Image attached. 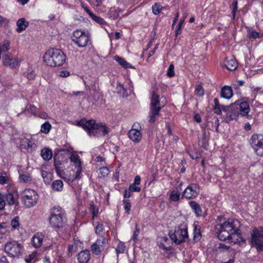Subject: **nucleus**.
<instances>
[{
	"label": "nucleus",
	"instance_id": "obj_1",
	"mask_svg": "<svg viewBox=\"0 0 263 263\" xmlns=\"http://www.w3.org/2000/svg\"><path fill=\"white\" fill-rule=\"evenodd\" d=\"M237 220L228 219L222 223H218L216 226V234L221 241L228 240L229 242L237 243L242 240Z\"/></svg>",
	"mask_w": 263,
	"mask_h": 263
},
{
	"label": "nucleus",
	"instance_id": "obj_2",
	"mask_svg": "<svg viewBox=\"0 0 263 263\" xmlns=\"http://www.w3.org/2000/svg\"><path fill=\"white\" fill-rule=\"evenodd\" d=\"M77 125L87 130L90 136H105L110 132L109 128L105 125L100 123H96L93 120H86L83 119L78 121Z\"/></svg>",
	"mask_w": 263,
	"mask_h": 263
},
{
	"label": "nucleus",
	"instance_id": "obj_3",
	"mask_svg": "<svg viewBox=\"0 0 263 263\" xmlns=\"http://www.w3.org/2000/svg\"><path fill=\"white\" fill-rule=\"evenodd\" d=\"M66 59V55L62 50L54 48L47 50L43 57L46 65L52 67L62 66Z\"/></svg>",
	"mask_w": 263,
	"mask_h": 263
},
{
	"label": "nucleus",
	"instance_id": "obj_4",
	"mask_svg": "<svg viewBox=\"0 0 263 263\" xmlns=\"http://www.w3.org/2000/svg\"><path fill=\"white\" fill-rule=\"evenodd\" d=\"M49 222L54 228H59L64 226L66 219L64 211L61 207H54L51 210Z\"/></svg>",
	"mask_w": 263,
	"mask_h": 263
},
{
	"label": "nucleus",
	"instance_id": "obj_5",
	"mask_svg": "<svg viewBox=\"0 0 263 263\" xmlns=\"http://www.w3.org/2000/svg\"><path fill=\"white\" fill-rule=\"evenodd\" d=\"M24 250L23 245L18 241L11 240L7 241L4 246L5 252L12 258L18 257Z\"/></svg>",
	"mask_w": 263,
	"mask_h": 263
},
{
	"label": "nucleus",
	"instance_id": "obj_6",
	"mask_svg": "<svg viewBox=\"0 0 263 263\" xmlns=\"http://www.w3.org/2000/svg\"><path fill=\"white\" fill-rule=\"evenodd\" d=\"M169 236L176 245L185 242L189 237L187 226L185 224H180L176 228L174 232L169 233Z\"/></svg>",
	"mask_w": 263,
	"mask_h": 263
},
{
	"label": "nucleus",
	"instance_id": "obj_7",
	"mask_svg": "<svg viewBox=\"0 0 263 263\" xmlns=\"http://www.w3.org/2000/svg\"><path fill=\"white\" fill-rule=\"evenodd\" d=\"M161 108L162 106L159 101V96L153 91L151 97L150 111L148 116L150 123L155 122L156 118L160 115V111Z\"/></svg>",
	"mask_w": 263,
	"mask_h": 263
},
{
	"label": "nucleus",
	"instance_id": "obj_8",
	"mask_svg": "<svg viewBox=\"0 0 263 263\" xmlns=\"http://www.w3.org/2000/svg\"><path fill=\"white\" fill-rule=\"evenodd\" d=\"M251 244L257 251H263V227L254 229L251 233Z\"/></svg>",
	"mask_w": 263,
	"mask_h": 263
},
{
	"label": "nucleus",
	"instance_id": "obj_9",
	"mask_svg": "<svg viewBox=\"0 0 263 263\" xmlns=\"http://www.w3.org/2000/svg\"><path fill=\"white\" fill-rule=\"evenodd\" d=\"M39 196L37 193L31 189L24 190L22 194V202L27 208H31L35 205L38 200Z\"/></svg>",
	"mask_w": 263,
	"mask_h": 263
},
{
	"label": "nucleus",
	"instance_id": "obj_10",
	"mask_svg": "<svg viewBox=\"0 0 263 263\" xmlns=\"http://www.w3.org/2000/svg\"><path fill=\"white\" fill-rule=\"evenodd\" d=\"M72 41L79 47H85L89 41V37L86 31L78 29L73 32Z\"/></svg>",
	"mask_w": 263,
	"mask_h": 263
},
{
	"label": "nucleus",
	"instance_id": "obj_11",
	"mask_svg": "<svg viewBox=\"0 0 263 263\" xmlns=\"http://www.w3.org/2000/svg\"><path fill=\"white\" fill-rule=\"evenodd\" d=\"M250 143L255 153L259 156H263V135L254 134L250 139Z\"/></svg>",
	"mask_w": 263,
	"mask_h": 263
},
{
	"label": "nucleus",
	"instance_id": "obj_12",
	"mask_svg": "<svg viewBox=\"0 0 263 263\" xmlns=\"http://www.w3.org/2000/svg\"><path fill=\"white\" fill-rule=\"evenodd\" d=\"M222 111L226 113V120L227 122H230L236 120L239 115L238 105L232 104L230 106H222Z\"/></svg>",
	"mask_w": 263,
	"mask_h": 263
},
{
	"label": "nucleus",
	"instance_id": "obj_13",
	"mask_svg": "<svg viewBox=\"0 0 263 263\" xmlns=\"http://www.w3.org/2000/svg\"><path fill=\"white\" fill-rule=\"evenodd\" d=\"M200 193L198 183H192L189 185L182 193V196L187 199L196 198Z\"/></svg>",
	"mask_w": 263,
	"mask_h": 263
},
{
	"label": "nucleus",
	"instance_id": "obj_14",
	"mask_svg": "<svg viewBox=\"0 0 263 263\" xmlns=\"http://www.w3.org/2000/svg\"><path fill=\"white\" fill-rule=\"evenodd\" d=\"M108 243V239L104 237H100L91 246V251L98 255L104 250L105 245Z\"/></svg>",
	"mask_w": 263,
	"mask_h": 263
},
{
	"label": "nucleus",
	"instance_id": "obj_15",
	"mask_svg": "<svg viewBox=\"0 0 263 263\" xmlns=\"http://www.w3.org/2000/svg\"><path fill=\"white\" fill-rule=\"evenodd\" d=\"M222 66L225 67L229 70H234L237 67V63L235 59L233 57H227L222 64Z\"/></svg>",
	"mask_w": 263,
	"mask_h": 263
},
{
	"label": "nucleus",
	"instance_id": "obj_16",
	"mask_svg": "<svg viewBox=\"0 0 263 263\" xmlns=\"http://www.w3.org/2000/svg\"><path fill=\"white\" fill-rule=\"evenodd\" d=\"M235 104L238 105V109L239 110V114L244 117L249 118L248 114L250 111V108L249 105L247 102L243 101L238 103L236 102Z\"/></svg>",
	"mask_w": 263,
	"mask_h": 263
},
{
	"label": "nucleus",
	"instance_id": "obj_17",
	"mask_svg": "<svg viewBox=\"0 0 263 263\" xmlns=\"http://www.w3.org/2000/svg\"><path fill=\"white\" fill-rule=\"evenodd\" d=\"M3 62L5 66H8L11 68H14L18 64V60L13 58L11 54H5L3 60Z\"/></svg>",
	"mask_w": 263,
	"mask_h": 263
},
{
	"label": "nucleus",
	"instance_id": "obj_18",
	"mask_svg": "<svg viewBox=\"0 0 263 263\" xmlns=\"http://www.w3.org/2000/svg\"><path fill=\"white\" fill-rule=\"evenodd\" d=\"M129 138L135 143L140 142L142 138V134L140 130L132 128L128 133Z\"/></svg>",
	"mask_w": 263,
	"mask_h": 263
},
{
	"label": "nucleus",
	"instance_id": "obj_19",
	"mask_svg": "<svg viewBox=\"0 0 263 263\" xmlns=\"http://www.w3.org/2000/svg\"><path fill=\"white\" fill-rule=\"evenodd\" d=\"M54 166L55 169L58 173L62 171L64 167L65 160H63V157L61 155H57L54 156Z\"/></svg>",
	"mask_w": 263,
	"mask_h": 263
},
{
	"label": "nucleus",
	"instance_id": "obj_20",
	"mask_svg": "<svg viewBox=\"0 0 263 263\" xmlns=\"http://www.w3.org/2000/svg\"><path fill=\"white\" fill-rule=\"evenodd\" d=\"M44 235L42 233H35L32 238L33 246L35 248H40L43 244Z\"/></svg>",
	"mask_w": 263,
	"mask_h": 263
},
{
	"label": "nucleus",
	"instance_id": "obj_21",
	"mask_svg": "<svg viewBox=\"0 0 263 263\" xmlns=\"http://www.w3.org/2000/svg\"><path fill=\"white\" fill-rule=\"evenodd\" d=\"M90 258V253L88 250L82 251L78 255V260L80 263H87Z\"/></svg>",
	"mask_w": 263,
	"mask_h": 263
},
{
	"label": "nucleus",
	"instance_id": "obj_22",
	"mask_svg": "<svg viewBox=\"0 0 263 263\" xmlns=\"http://www.w3.org/2000/svg\"><path fill=\"white\" fill-rule=\"evenodd\" d=\"M20 146L22 148L27 149L29 152H32L34 143L32 141L27 138L23 139L20 141Z\"/></svg>",
	"mask_w": 263,
	"mask_h": 263
},
{
	"label": "nucleus",
	"instance_id": "obj_23",
	"mask_svg": "<svg viewBox=\"0 0 263 263\" xmlns=\"http://www.w3.org/2000/svg\"><path fill=\"white\" fill-rule=\"evenodd\" d=\"M29 25V22L24 17L19 18L16 22V31L21 33L25 30Z\"/></svg>",
	"mask_w": 263,
	"mask_h": 263
},
{
	"label": "nucleus",
	"instance_id": "obj_24",
	"mask_svg": "<svg viewBox=\"0 0 263 263\" xmlns=\"http://www.w3.org/2000/svg\"><path fill=\"white\" fill-rule=\"evenodd\" d=\"M189 205L197 217L202 216V211L200 205L196 201H191L189 202Z\"/></svg>",
	"mask_w": 263,
	"mask_h": 263
},
{
	"label": "nucleus",
	"instance_id": "obj_25",
	"mask_svg": "<svg viewBox=\"0 0 263 263\" xmlns=\"http://www.w3.org/2000/svg\"><path fill=\"white\" fill-rule=\"evenodd\" d=\"M19 181L21 183H29L32 181L30 174L26 172L19 171Z\"/></svg>",
	"mask_w": 263,
	"mask_h": 263
},
{
	"label": "nucleus",
	"instance_id": "obj_26",
	"mask_svg": "<svg viewBox=\"0 0 263 263\" xmlns=\"http://www.w3.org/2000/svg\"><path fill=\"white\" fill-rule=\"evenodd\" d=\"M194 230H193V239L195 241H199L201 237V227L199 225H198L197 222H194L193 224Z\"/></svg>",
	"mask_w": 263,
	"mask_h": 263
},
{
	"label": "nucleus",
	"instance_id": "obj_27",
	"mask_svg": "<svg viewBox=\"0 0 263 263\" xmlns=\"http://www.w3.org/2000/svg\"><path fill=\"white\" fill-rule=\"evenodd\" d=\"M233 96V91L231 87L225 86L221 89V96L225 99H229Z\"/></svg>",
	"mask_w": 263,
	"mask_h": 263
},
{
	"label": "nucleus",
	"instance_id": "obj_28",
	"mask_svg": "<svg viewBox=\"0 0 263 263\" xmlns=\"http://www.w3.org/2000/svg\"><path fill=\"white\" fill-rule=\"evenodd\" d=\"M41 155L43 159L48 161L51 159L52 152L49 148L45 147L42 149Z\"/></svg>",
	"mask_w": 263,
	"mask_h": 263
},
{
	"label": "nucleus",
	"instance_id": "obj_29",
	"mask_svg": "<svg viewBox=\"0 0 263 263\" xmlns=\"http://www.w3.org/2000/svg\"><path fill=\"white\" fill-rule=\"evenodd\" d=\"M114 59L115 61L118 62V63L123 67L127 68L132 67L131 65L128 63L122 57H120L118 55H115L114 57Z\"/></svg>",
	"mask_w": 263,
	"mask_h": 263
},
{
	"label": "nucleus",
	"instance_id": "obj_30",
	"mask_svg": "<svg viewBox=\"0 0 263 263\" xmlns=\"http://www.w3.org/2000/svg\"><path fill=\"white\" fill-rule=\"evenodd\" d=\"M180 196V192L178 187L173 190L170 195V198L173 201H177L179 200Z\"/></svg>",
	"mask_w": 263,
	"mask_h": 263
},
{
	"label": "nucleus",
	"instance_id": "obj_31",
	"mask_svg": "<svg viewBox=\"0 0 263 263\" xmlns=\"http://www.w3.org/2000/svg\"><path fill=\"white\" fill-rule=\"evenodd\" d=\"M63 183L60 180L54 181L52 183V188L53 190L57 191H61L63 190Z\"/></svg>",
	"mask_w": 263,
	"mask_h": 263
},
{
	"label": "nucleus",
	"instance_id": "obj_32",
	"mask_svg": "<svg viewBox=\"0 0 263 263\" xmlns=\"http://www.w3.org/2000/svg\"><path fill=\"white\" fill-rule=\"evenodd\" d=\"M3 197L4 199H5V201L7 202L8 204L11 205L15 204V200L12 193H6L5 195H3Z\"/></svg>",
	"mask_w": 263,
	"mask_h": 263
},
{
	"label": "nucleus",
	"instance_id": "obj_33",
	"mask_svg": "<svg viewBox=\"0 0 263 263\" xmlns=\"http://www.w3.org/2000/svg\"><path fill=\"white\" fill-rule=\"evenodd\" d=\"M10 49V42L8 41H4L0 44V55L3 52L7 51Z\"/></svg>",
	"mask_w": 263,
	"mask_h": 263
},
{
	"label": "nucleus",
	"instance_id": "obj_34",
	"mask_svg": "<svg viewBox=\"0 0 263 263\" xmlns=\"http://www.w3.org/2000/svg\"><path fill=\"white\" fill-rule=\"evenodd\" d=\"M214 102L215 104L214 107V112L217 115H221V111L222 110L221 107L222 105H220L218 99L217 98H214Z\"/></svg>",
	"mask_w": 263,
	"mask_h": 263
},
{
	"label": "nucleus",
	"instance_id": "obj_35",
	"mask_svg": "<svg viewBox=\"0 0 263 263\" xmlns=\"http://www.w3.org/2000/svg\"><path fill=\"white\" fill-rule=\"evenodd\" d=\"M70 161L73 163L74 167L81 166V162L78 155L72 154L70 157Z\"/></svg>",
	"mask_w": 263,
	"mask_h": 263
},
{
	"label": "nucleus",
	"instance_id": "obj_36",
	"mask_svg": "<svg viewBox=\"0 0 263 263\" xmlns=\"http://www.w3.org/2000/svg\"><path fill=\"white\" fill-rule=\"evenodd\" d=\"M10 182V177L6 173H0V183L1 184H8Z\"/></svg>",
	"mask_w": 263,
	"mask_h": 263
},
{
	"label": "nucleus",
	"instance_id": "obj_37",
	"mask_svg": "<svg viewBox=\"0 0 263 263\" xmlns=\"http://www.w3.org/2000/svg\"><path fill=\"white\" fill-rule=\"evenodd\" d=\"M51 128V125L49 122H45L41 127V132L43 133L48 134Z\"/></svg>",
	"mask_w": 263,
	"mask_h": 263
},
{
	"label": "nucleus",
	"instance_id": "obj_38",
	"mask_svg": "<svg viewBox=\"0 0 263 263\" xmlns=\"http://www.w3.org/2000/svg\"><path fill=\"white\" fill-rule=\"evenodd\" d=\"M125 245L124 242L120 241L116 249V253H123L125 250Z\"/></svg>",
	"mask_w": 263,
	"mask_h": 263
},
{
	"label": "nucleus",
	"instance_id": "obj_39",
	"mask_svg": "<svg viewBox=\"0 0 263 263\" xmlns=\"http://www.w3.org/2000/svg\"><path fill=\"white\" fill-rule=\"evenodd\" d=\"M74 170L76 171L75 174L73 176V178L72 179V181L77 180L80 178V174L82 173V167L81 166H78L77 167H74Z\"/></svg>",
	"mask_w": 263,
	"mask_h": 263
},
{
	"label": "nucleus",
	"instance_id": "obj_40",
	"mask_svg": "<svg viewBox=\"0 0 263 263\" xmlns=\"http://www.w3.org/2000/svg\"><path fill=\"white\" fill-rule=\"evenodd\" d=\"M195 94L198 97H201L204 95V90L201 85L196 86L195 90Z\"/></svg>",
	"mask_w": 263,
	"mask_h": 263
},
{
	"label": "nucleus",
	"instance_id": "obj_41",
	"mask_svg": "<svg viewBox=\"0 0 263 263\" xmlns=\"http://www.w3.org/2000/svg\"><path fill=\"white\" fill-rule=\"evenodd\" d=\"M124 208L126 213L129 214L131 208V203L128 199H124L123 201Z\"/></svg>",
	"mask_w": 263,
	"mask_h": 263
},
{
	"label": "nucleus",
	"instance_id": "obj_42",
	"mask_svg": "<svg viewBox=\"0 0 263 263\" xmlns=\"http://www.w3.org/2000/svg\"><path fill=\"white\" fill-rule=\"evenodd\" d=\"M96 233L100 235V237H104L103 234L104 233V228L102 224H98L96 227Z\"/></svg>",
	"mask_w": 263,
	"mask_h": 263
},
{
	"label": "nucleus",
	"instance_id": "obj_43",
	"mask_svg": "<svg viewBox=\"0 0 263 263\" xmlns=\"http://www.w3.org/2000/svg\"><path fill=\"white\" fill-rule=\"evenodd\" d=\"M161 9L162 7L159 4L156 3L152 6L153 12L156 15L159 14Z\"/></svg>",
	"mask_w": 263,
	"mask_h": 263
},
{
	"label": "nucleus",
	"instance_id": "obj_44",
	"mask_svg": "<svg viewBox=\"0 0 263 263\" xmlns=\"http://www.w3.org/2000/svg\"><path fill=\"white\" fill-rule=\"evenodd\" d=\"M90 211L92 214V217L94 218L98 213L99 209L97 208L92 202L90 203Z\"/></svg>",
	"mask_w": 263,
	"mask_h": 263
},
{
	"label": "nucleus",
	"instance_id": "obj_45",
	"mask_svg": "<svg viewBox=\"0 0 263 263\" xmlns=\"http://www.w3.org/2000/svg\"><path fill=\"white\" fill-rule=\"evenodd\" d=\"M237 5H238V2H237V0L234 1L232 3L233 19H234L235 17V13H236V11L237 10Z\"/></svg>",
	"mask_w": 263,
	"mask_h": 263
},
{
	"label": "nucleus",
	"instance_id": "obj_46",
	"mask_svg": "<svg viewBox=\"0 0 263 263\" xmlns=\"http://www.w3.org/2000/svg\"><path fill=\"white\" fill-rule=\"evenodd\" d=\"M26 108L31 114L36 115L37 113V108L35 106L31 104H28L26 106Z\"/></svg>",
	"mask_w": 263,
	"mask_h": 263
},
{
	"label": "nucleus",
	"instance_id": "obj_47",
	"mask_svg": "<svg viewBox=\"0 0 263 263\" xmlns=\"http://www.w3.org/2000/svg\"><path fill=\"white\" fill-rule=\"evenodd\" d=\"M9 227V223L3 222L0 224V234H5L7 231V228Z\"/></svg>",
	"mask_w": 263,
	"mask_h": 263
},
{
	"label": "nucleus",
	"instance_id": "obj_48",
	"mask_svg": "<svg viewBox=\"0 0 263 263\" xmlns=\"http://www.w3.org/2000/svg\"><path fill=\"white\" fill-rule=\"evenodd\" d=\"M36 256V254L35 253H33L30 254L28 258L25 259V261L27 263H32L34 262L35 260V258Z\"/></svg>",
	"mask_w": 263,
	"mask_h": 263
},
{
	"label": "nucleus",
	"instance_id": "obj_49",
	"mask_svg": "<svg viewBox=\"0 0 263 263\" xmlns=\"http://www.w3.org/2000/svg\"><path fill=\"white\" fill-rule=\"evenodd\" d=\"M175 75L174 72V66L173 64H171L167 70V76L168 77H172Z\"/></svg>",
	"mask_w": 263,
	"mask_h": 263
},
{
	"label": "nucleus",
	"instance_id": "obj_50",
	"mask_svg": "<svg viewBox=\"0 0 263 263\" xmlns=\"http://www.w3.org/2000/svg\"><path fill=\"white\" fill-rule=\"evenodd\" d=\"M140 234V228L138 227V224H136V229L134 231V235L133 236V239L135 242H136L138 239V236Z\"/></svg>",
	"mask_w": 263,
	"mask_h": 263
},
{
	"label": "nucleus",
	"instance_id": "obj_51",
	"mask_svg": "<svg viewBox=\"0 0 263 263\" xmlns=\"http://www.w3.org/2000/svg\"><path fill=\"white\" fill-rule=\"evenodd\" d=\"M109 169L106 167H102L100 168V174L103 177H106L109 174Z\"/></svg>",
	"mask_w": 263,
	"mask_h": 263
},
{
	"label": "nucleus",
	"instance_id": "obj_52",
	"mask_svg": "<svg viewBox=\"0 0 263 263\" xmlns=\"http://www.w3.org/2000/svg\"><path fill=\"white\" fill-rule=\"evenodd\" d=\"M128 190L131 192H140L141 190V189L140 187L137 186L134 184L132 183L129 185Z\"/></svg>",
	"mask_w": 263,
	"mask_h": 263
},
{
	"label": "nucleus",
	"instance_id": "obj_53",
	"mask_svg": "<svg viewBox=\"0 0 263 263\" xmlns=\"http://www.w3.org/2000/svg\"><path fill=\"white\" fill-rule=\"evenodd\" d=\"M11 225L13 229H16L19 226L18 217H16L11 221Z\"/></svg>",
	"mask_w": 263,
	"mask_h": 263
},
{
	"label": "nucleus",
	"instance_id": "obj_54",
	"mask_svg": "<svg viewBox=\"0 0 263 263\" xmlns=\"http://www.w3.org/2000/svg\"><path fill=\"white\" fill-rule=\"evenodd\" d=\"M249 37L253 39L259 37V33L254 30L250 31L249 32Z\"/></svg>",
	"mask_w": 263,
	"mask_h": 263
},
{
	"label": "nucleus",
	"instance_id": "obj_55",
	"mask_svg": "<svg viewBox=\"0 0 263 263\" xmlns=\"http://www.w3.org/2000/svg\"><path fill=\"white\" fill-rule=\"evenodd\" d=\"M6 201L4 200L3 195L0 193V210L4 209Z\"/></svg>",
	"mask_w": 263,
	"mask_h": 263
},
{
	"label": "nucleus",
	"instance_id": "obj_56",
	"mask_svg": "<svg viewBox=\"0 0 263 263\" xmlns=\"http://www.w3.org/2000/svg\"><path fill=\"white\" fill-rule=\"evenodd\" d=\"M122 90L125 91V89L123 85L121 83L118 82L117 85V91H118V92L121 93Z\"/></svg>",
	"mask_w": 263,
	"mask_h": 263
},
{
	"label": "nucleus",
	"instance_id": "obj_57",
	"mask_svg": "<svg viewBox=\"0 0 263 263\" xmlns=\"http://www.w3.org/2000/svg\"><path fill=\"white\" fill-rule=\"evenodd\" d=\"M104 0H91L92 4L94 6L99 7L100 6Z\"/></svg>",
	"mask_w": 263,
	"mask_h": 263
},
{
	"label": "nucleus",
	"instance_id": "obj_58",
	"mask_svg": "<svg viewBox=\"0 0 263 263\" xmlns=\"http://www.w3.org/2000/svg\"><path fill=\"white\" fill-rule=\"evenodd\" d=\"M183 22H184V20H181L180 21V22L177 27L176 35H178L180 33L181 26H182V24L183 23Z\"/></svg>",
	"mask_w": 263,
	"mask_h": 263
},
{
	"label": "nucleus",
	"instance_id": "obj_59",
	"mask_svg": "<svg viewBox=\"0 0 263 263\" xmlns=\"http://www.w3.org/2000/svg\"><path fill=\"white\" fill-rule=\"evenodd\" d=\"M94 21L101 25L104 24L105 23V21L102 17L98 16L96 18Z\"/></svg>",
	"mask_w": 263,
	"mask_h": 263
},
{
	"label": "nucleus",
	"instance_id": "obj_60",
	"mask_svg": "<svg viewBox=\"0 0 263 263\" xmlns=\"http://www.w3.org/2000/svg\"><path fill=\"white\" fill-rule=\"evenodd\" d=\"M141 181V177L139 176H136L135 177L134 179V182L133 184H134L135 185H137L140 184Z\"/></svg>",
	"mask_w": 263,
	"mask_h": 263
},
{
	"label": "nucleus",
	"instance_id": "obj_61",
	"mask_svg": "<svg viewBox=\"0 0 263 263\" xmlns=\"http://www.w3.org/2000/svg\"><path fill=\"white\" fill-rule=\"evenodd\" d=\"M131 191H130L129 190H125L124 191V198H129L130 197L132 196V194L131 193Z\"/></svg>",
	"mask_w": 263,
	"mask_h": 263
},
{
	"label": "nucleus",
	"instance_id": "obj_62",
	"mask_svg": "<svg viewBox=\"0 0 263 263\" xmlns=\"http://www.w3.org/2000/svg\"><path fill=\"white\" fill-rule=\"evenodd\" d=\"M194 119L197 123H200L201 122V118L198 114H195L194 115Z\"/></svg>",
	"mask_w": 263,
	"mask_h": 263
},
{
	"label": "nucleus",
	"instance_id": "obj_63",
	"mask_svg": "<svg viewBox=\"0 0 263 263\" xmlns=\"http://www.w3.org/2000/svg\"><path fill=\"white\" fill-rule=\"evenodd\" d=\"M69 72L66 70L62 71L60 73V76L63 78L67 77L69 76Z\"/></svg>",
	"mask_w": 263,
	"mask_h": 263
},
{
	"label": "nucleus",
	"instance_id": "obj_64",
	"mask_svg": "<svg viewBox=\"0 0 263 263\" xmlns=\"http://www.w3.org/2000/svg\"><path fill=\"white\" fill-rule=\"evenodd\" d=\"M0 263H9L6 257L3 256L0 258Z\"/></svg>",
	"mask_w": 263,
	"mask_h": 263
}]
</instances>
